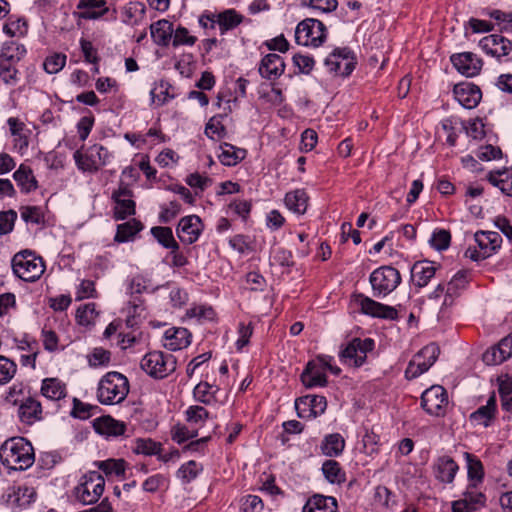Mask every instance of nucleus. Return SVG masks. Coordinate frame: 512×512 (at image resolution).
I'll return each instance as SVG.
<instances>
[{
    "instance_id": "nucleus-1",
    "label": "nucleus",
    "mask_w": 512,
    "mask_h": 512,
    "mask_svg": "<svg viewBox=\"0 0 512 512\" xmlns=\"http://www.w3.org/2000/svg\"><path fill=\"white\" fill-rule=\"evenodd\" d=\"M0 460L9 470H26L35 461L34 448L23 437L7 439L0 447Z\"/></svg>"
},
{
    "instance_id": "nucleus-2",
    "label": "nucleus",
    "mask_w": 512,
    "mask_h": 512,
    "mask_svg": "<svg viewBox=\"0 0 512 512\" xmlns=\"http://www.w3.org/2000/svg\"><path fill=\"white\" fill-rule=\"evenodd\" d=\"M128 393L129 381L122 373L110 371L98 383L97 399L103 405L119 404L126 399Z\"/></svg>"
},
{
    "instance_id": "nucleus-3",
    "label": "nucleus",
    "mask_w": 512,
    "mask_h": 512,
    "mask_svg": "<svg viewBox=\"0 0 512 512\" xmlns=\"http://www.w3.org/2000/svg\"><path fill=\"white\" fill-rule=\"evenodd\" d=\"M176 358L162 351H152L145 354L141 361V369L150 377L160 380L168 377L176 370Z\"/></svg>"
},
{
    "instance_id": "nucleus-4",
    "label": "nucleus",
    "mask_w": 512,
    "mask_h": 512,
    "mask_svg": "<svg viewBox=\"0 0 512 512\" xmlns=\"http://www.w3.org/2000/svg\"><path fill=\"white\" fill-rule=\"evenodd\" d=\"M14 274L26 282L38 280L45 271V264L41 257L35 256L31 251H21L12 258Z\"/></svg>"
},
{
    "instance_id": "nucleus-5",
    "label": "nucleus",
    "mask_w": 512,
    "mask_h": 512,
    "mask_svg": "<svg viewBox=\"0 0 512 512\" xmlns=\"http://www.w3.org/2000/svg\"><path fill=\"white\" fill-rule=\"evenodd\" d=\"M333 358L328 355H319L315 360L308 362L305 370L301 374V381L307 388L316 386H325L327 378L325 370H330L333 374L338 375L341 369L331 364Z\"/></svg>"
},
{
    "instance_id": "nucleus-6",
    "label": "nucleus",
    "mask_w": 512,
    "mask_h": 512,
    "mask_svg": "<svg viewBox=\"0 0 512 512\" xmlns=\"http://www.w3.org/2000/svg\"><path fill=\"white\" fill-rule=\"evenodd\" d=\"M374 297H385L401 283L400 272L389 265L375 269L369 277Z\"/></svg>"
},
{
    "instance_id": "nucleus-7",
    "label": "nucleus",
    "mask_w": 512,
    "mask_h": 512,
    "mask_svg": "<svg viewBox=\"0 0 512 512\" xmlns=\"http://www.w3.org/2000/svg\"><path fill=\"white\" fill-rule=\"evenodd\" d=\"M73 157L78 169L83 172L94 173L109 163L111 154L104 146L94 144L88 147L85 152L75 151Z\"/></svg>"
},
{
    "instance_id": "nucleus-8",
    "label": "nucleus",
    "mask_w": 512,
    "mask_h": 512,
    "mask_svg": "<svg viewBox=\"0 0 512 512\" xmlns=\"http://www.w3.org/2000/svg\"><path fill=\"white\" fill-rule=\"evenodd\" d=\"M105 487L104 478L96 471L85 474L75 487V497L83 505L96 503L102 496Z\"/></svg>"
},
{
    "instance_id": "nucleus-9",
    "label": "nucleus",
    "mask_w": 512,
    "mask_h": 512,
    "mask_svg": "<svg viewBox=\"0 0 512 512\" xmlns=\"http://www.w3.org/2000/svg\"><path fill=\"white\" fill-rule=\"evenodd\" d=\"M326 38L325 25L314 18H306L301 21L295 30V40L303 46H320Z\"/></svg>"
},
{
    "instance_id": "nucleus-10",
    "label": "nucleus",
    "mask_w": 512,
    "mask_h": 512,
    "mask_svg": "<svg viewBox=\"0 0 512 512\" xmlns=\"http://www.w3.org/2000/svg\"><path fill=\"white\" fill-rule=\"evenodd\" d=\"M478 250L468 248L466 256L474 261L486 259L491 256L501 246L502 238L498 232L478 231L474 235Z\"/></svg>"
},
{
    "instance_id": "nucleus-11",
    "label": "nucleus",
    "mask_w": 512,
    "mask_h": 512,
    "mask_svg": "<svg viewBox=\"0 0 512 512\" xmlns=\"http://www.w3.org/2000/svg\"><path fill=\"white\" fill-rule=\"evenodd\" d=\"M439 353L440 349L434 343L423 347L409 362L405 371L406 377L413 379L428 371L437 360Z\"/></svg>"
},
{
    "instance_id": "nucleus-12",
    "label": "nucleus",
    "mask_w": 512,
    "mask_h": 512,
    "mask_svg": "<svg viewBox=\"0 0 512 512\" xmlns=\"http://www.w3.org/2000/svg\"><path fill=\"white\" fill-rule=\"evenodd\" d=\"M374 349V341L371 338H355L340 353L343 363L351 366H362L367 357V353Z\"/></svg>"
},
{
    "instance_id": "nucleus-13",
    "label": "nucleus",
    "mask_w": 512,
    "mask_h": 512,
    "mask_svg": "<svg viewBox=\"0 0 512 512\" xmlns=\"http://www.w3.org/2000/svg\"><path fill=\"white\" fill-rule=\"evenodd\" d=\"M325 67L330 73L348 76L355 68L352 51L348 48L335 49L326 59Z\"/></svg>"
},
{
    "instance_id": "nucleus-14",
    "label": "nucleus",
    "mask_w": 512,
    "mask_h": 512,
    "mask_svg": "<svg viewBox=\"0 0 512 512\" xmlns=\"http://www.w3.org/2000/svg\"><path fill=\"white\" fill-rule=\"evenodd\" d=\"M479 46L487 54L498 61L508 60V56L512 51V42L499 34H491L483 37Z\"/></svg>"
},
{
    "instance_id": "nucleus-15",
    "label": "nucleus",
    "mask_w": 512,
    "mask_h": 512,
    "mask_svg": "<svg viewBox=\"0 0 512 512\" xmlns=\"http://www.w3.org/2000/svg\"><path fill=\"white\" fill-rule=\"evenodd\" d=\"M447 403V393L445 389L439 385L428 388L421 397V405L430 415L439 416L443 414Z\"/></svg>"
},
{
    "instance_id": "nucleus-16",
    "label": "nucleus",
    "mask_w": 512,
    "mask_h": 512,
    "mask_svg": "<svg viewBox=\"0 0 512 512\" xmlns=\"http://www.w3.org/2000/svg\"><path fill=\"white\" fill-rule=\"evenodd\" d=\"M355 301L364 314L390 320L397 318L398 313L394 307L384 305L363 295H358Z\"/></svg>"
},
{
    "instance_id": "nucleus-17",
    "label": "nucleus",
    "mask_w": 512,
    "mask_h": 512,
    "mask_svg": "<svg viewBox=\"0 0 512 512\" xmlns=\"http://www.w3.org/2000/svg\"><path fill=\"white\" fill-rule=\"evenodd\" d=\"M203 230V224L197 215L181 218L177 226V236L181 242L192 244L196 242Z\"/></svg>"
},
{
    "instance_id": "nucleus-18",
    "label": "nucleus",
    "mask_w": 512,
    "mask_h": 512,
    "mask_svg": "<svg viewBox=\"0 0 512 512\" xmlns=\"http://www.w3.org/2000/svg\"><path fill=\"white\" fill-rule=\"evenodd\" d=\"M459 470L458 464L447 455L439 456L432 464V473L436 480L451 484Z\"/></svg>"
},
{
    "instance_id": "nucleus-19",
    "label": "nucleus",
    "mask_w": 512,
    "mask_h": 512,
    "mask_svg": "<svg viewBox=\"0 0 512 512\" xmlns=\"http://www.w3.org/2000/svg\"><path fill=\"white\" fill-rule=\"evenodd\" d=\"M453 94L458 103L466 109L475 108L482 97L480 89L467 82L455 85Z\"/></svg>"
},
{
    "instance_id": "nucleus-20",
    "label": "nucleus",
    "mask_w": 512,
    "mask_h": 512,
    "mask_svg": "<svg viewBox=\"0 0 512 512\" xmlns=\"http://www.w3.org/2000/svg\"><path fill=\"white\" fill-rule=\"evenodd\" d=\"M454 67L467 77H474L479 74L482 68V61L471 52H463L451 56Z\"/></svg>"
},
{
    "instance_id": "nucleus-21",
    "label": "nucleus",
    "mask_w": 512,
    "mask_h": 512,
    "mask_svg": "<svg viewBox=\"0 0 512 512\" xmlns=\"http://www.w3.org/2000/svg\"><path fill=\"white\" fill-rule=\"evenodd\" d=\"M115 201L114 216L117 220H123L135 213V202L131 199L132 193L126 187H120L113 193Z\"/></svg>"
},
{
    "instance_id": "nucleus-22",
    "label": "nucleus",
    "mask_w": 512,
    "mask_h": 512,
    "mask_svg": "<svg viewBox=\"0 0 512 512\" xmlns=\"http://www.w3.org/2000/svg\"><path fill=\"white\" fill-rule=\"evenodd\" d=\"M191 343V333L183 327H171L163 336V346L171 351L186 348Z\"/></svg>"
},
{
    "instance_id": "nucleus-23",
    "label": "nucleus",
    "mask_w": 512,
    "mask_h": 512,
    "mask_svg": "<svg viewBox=\"0 0 512 512\" xmlns=\"http://www.w3.org/2000/svg\"><path fill=\"white\" fill-rule=\"evenodd\" d=\"M258 71L263 78L267 80H275L285 71L284 60L278 54H267L262 58Z\"/></svg>"
},
{
    "instance_id": "nucleus-24",
    "label": "nucleus",
    "mask_w": 512,
    "mask_h": 512,
    "mask_svg": "<svg viewBox=\"0 0 512 512\" xmlns=\"http://www.w3.org/2000/svg\"><path fill=\"white\" fill-rule=\"evenodd\" d=\"M497 412V404L495 395H491L486 404L480 406L476 411L471 413L469 420L474 426L489 427L495 420Z\"/></svg>"
},
{
    "instance_id": "nucleus-25",
    "label": "nucleus",
    "mask_w": 512,
    "mask_h": 512,
    "mask_svg": "<svg viewBox=\"0 0 512 512\" xmlns=\"http://www.w3.org/2000/svg\"><path fill=\"white\" fill-rule=\"evenodd\" d=\"M77 9L81 10L78 17L86 20L99 19L108 12L105 0H80Z\"/></svg>"
},
{
    "instance_id": "nucleus-26",
    "label": "nucleus",
    "mask_w": 512,
    "mask_h": 512,
    "mask_svg": "<svg viewBox=\"0 0 512 512\" xmlns=\"http://www.w3.org/2000/svg\"><path fill=\"white\" fill-rule=\"evenodd\" d=\"M437 267L430 261L416 262L411 269V276L414 284L418 287H425L435 276Z\"/></svg>"
},
{
    "instance_id": "nucleus-27",
    "label": "nucleus",
    "mask_w": 512,
    "mask_h": 512,
    "mask_svg": "<svg viewBox=\"0 0 512 512\" xmlns=\"http://www.w3.org/2000/svg\"><path fill=\"white\" fill-rule=\"evenodd\" d=\"M42 407L39 401L34 398H26L18 409V415L21 422L25 424H33L41 419Z\"/></svg>"
},
{
    "instance_id": "nucleus-28",
    "label": "nucleus",
    "mask_w": 512,
    "mask_h": 512,
    "mask_svg": "<svg viewBox=\"0 0 512 512\" xmlns=\"http://www.w3.org/2000/svg\"><path fill=\"white\" fill-rule=\"evenodd\" d=\"M25 46L18 41H6L0 48V60L17 65L26 55Z\"/></svg>"
},
{
    "instance_id": "nucleus-29",
    "label": "nucleus",
    "mask_w": 512,
    "mask_h": 512,
    "mask_svg": "<svg viewBox=\"0 0 512 512\" xmlns=\"http://www.w3.org/2000/svg\"><path fill=\"white\" fill-rule=\"evenodd\" d=\"M337 507L334 497L314 495L304 505L303 512H336Z\"/></svg>"
},
{
    "instance_id": "nucleus-30",
    "label": "nucleus",
    "mask_w": 512,
    "mask_h": 512,
    "mask_svg": "<svg viewBox=\"0 0 512 512\" xmlns=\"http://www.w3.org/2000/svg\"><path fill=\"white\" fill-rule=\"evenodd\" d=\"M11 135L14 137V146L15 148L23 152L28 148L29 140H28V130L25 127V124L21 122L18 118L10 117L7 120Z\"/></svg>"
},
{
    "instance_id": "nucleus-31",
    "label": "nucleus",
    "mask_w": 512,
    "mask_h": 512,
    "mask_svg": "<svg viewBox=\"0 0 512 512\" xmlns=\"http://www.w3.org/2000/svg\"><path fill=\"white\" fill-rule=\"evenodd\" d=\"M284 201L290 211L303 215L307 210L309 197L304 189H296L288 192Z\"/></svg>"
},
{
    "instance_id": "nucleus-32",
    "label": "nucleus",
    "mask_w": 512,
    "mask_h": 512,
    "mask_svg": "<svg viewBox=\"0 0 512 512\" xmlns=\"http://www.w3.org/2000/svg\"><path fill=\"white\" fill-rule=\"evenodd\" d=\"M151 37L154 42L161 46H167L173 36V26L168 20L162 19L150 26Z\"/></svg>"
},
{
    "instance_id": "nucleus-33",
    "label": "nucleus",
    "mask_w": 512,
    "mask_h": 512,
    "mask_svg": "<svg viewBox=\"0 0 512 512\" xmlns=\"http://www.w3.org/2000/svg\"><path fill=\"white\" fill-rule=\"evenodd\" d=\"M487 178L488 181L493 186L499 188L503 194L512 197V169L491 171Z\"/></svg>"
},
{
    "instance_id": "nucleus-34",
    "label": "nucleus",
    "mask_w": 512,
    "mask_h": 512,
    "mask_svg": "<svg viewBox=\"0 0 512 512\" xmlns=\"http://www.w3.org/2000/svg\"><path fill=\"white\" fill-rule=\"evenodd\" d=\"M95 428L97 432L106 436L118 437L125 433L126 425L124 422L118 421L110 416L100 418Z\"/></svg>"
},
{
    "instance_id": "nucleus-35",
    "label": "nucleus",
    "mask_w": 512,
    "mask_h": 512,
    "mask_svg": "<svg viewBox=\"0 0 512 512\" xmlns=\"http://www.w3.org/2000/svg\"><path fill=\"white\" fill-rule=\"evenodd\" d=\"M218 158L223 165L234 166L246 157V150L229 143H223L219 147Z\"/></svg>"
},
{
    "instance_id": "nucleus-36",
    "label": "nucleus",
    "mask_w": 512,
    "mask_h": 512,
    "mask_svg": "<svg viewBox=\"0 0 512 512\" xmlns=\"http://www.w3.org/2000/svg\"><path fill=\"white\" fill-rule=\"evenodd\" d=\"M41 394L49 400L57 401L66 396V386L56 378H46L42 382Z\"/></svg>"
},
{
    "instance_id": "nucleus-37",
    "label": "nucleus",
    "mask_w": 512,
    "mask_h": 512,
    "mask_svg": "<svg viewBox=\"0 0 512 512\" xmlns=\"http://www.w3.org/2000/svg\"><path fill=\"white\" fill-rule=\"evenodd\" d=\"M345 447V440L339 433L329 434L324 437L321 443V451L329 457L340 455Z\"/></svg>"
},
{
    "instance_id": "nucleus-38",
    "label": "nucleus",
    "mask_w": 512,
    "mask_h": 512,
    "mask_svg": "<svg viewBox=\"0 0 512 512\" xmlns=\"http://www.w3.org/2000/svg\"><path fill=\"white\" fill-rule=\"evenodd\" d=\"M13 178L25 192H30L37 188V181L33 176L32 170L24 164H21L14 172Z\"/></svg>"
},
{
    "instance_id": "nucleus-39",
    "label": "nucleus",
    "mask_w": 512,
    "mask_h": 512,
    "mask_svg": "<svg viewBox=\"0 0 512 512\" xmlns=\"http://www.w3.org/2000/svg\"><path fill=\"white\" fill-rule=\"evenodd\" d=\"M322 473L325 479L331 484H341L346 480L345 472L340 464L332 459L326 460L322 464Z\"/></svg>"
},
{
    "instance_id": "nucleus-40",
    "label": "nucleus",
    "mask_w": 512,
    "mask_h": 512,
    "mask_svg": "<svg viewBox=\"0 0 512 512\" xmlns=\"http://www.w3.org/2000/svg\"><path fill=\"white\" fill-rule=\"evenodd\" d=\"M242 21V17L233 9L226 10L216 15V25L220 33L225 34L228 30L234 29Z\"/></svg>"
},
{
    "instance_id": "nucleus-41",
    "label": "nucleus",
    "mask_w": 512,
    "mask_h": 512,
    "mask_svg": "<svg viewBox=\"0 0 512 512\" xmlns=\"http://www.w3.org/2000/svg\"><path fill=\"white\" fill-rule=\"evenodd\" d=\"M143 228L140 221L132 219L123 224L118 225L115 235V241L126 242L129 241L135 234Z\"/></svg>"
},
{
    "instance_id": "nucleus-42",
    "label": "nucleus",
    "mask_w": 512,
    "mask_h": 512,
    "mask_svg": "<svg viewBox=\"0 0 512 512\" xmlns=\"http://www.w3.org/2000/svg\"><path fill=\"white\" fill-rule=\"evenodd\" d=\"M464 457L467 463V474L469 480L474 482V486L481 482L484 476L483 465L481 461L474 455L466 452Z\"/></svg>"
},
{
    "instance_id": "nucleus-43",
    "label": "nucleus",
    "mask_w": 512,
    "mask_h": 512,
    "mask_svg": "<svg viewBox=\"0 0 512 512\" xmlns=\"http://www.w3.org/2000/svg\"><path fill=\"white\" fill-rule=\"evenodd\" d=\"M498 381L502 409L512 413V377L505 376Z\"/></svg>"
},
{
    "instance_id": "nucleus-44",
    "label": "nucleus",
    "mask_w": 512,
    "mask_h": 512,
    "mask_svg": "<svg viewBox=\"0 0 512 512\" xmlns=\"http://www.w3.org/2000/svg\"><path fill=\"white\" fill-rule=\"evenodd\" d=\"M111 352L102 347H95L87 355V361L90 367H107L111 363Z\"/></svg>"
},
{
    "instance_id": "nucleus-45",
    "label": "nucleus",
    "mask_w": 512,
    "mask_h": 512,
    "mask_svg": "<svg viewBox=\"0 0 512 512\" xmlns=\"http://www.w3.org/2000/svg\"><path fill=\"white\" fill-rule=\"evenodd\" d=\"M301 403L304 404L305 407H309V415L312 416V418L323 414L327 407L326 398L318 395L304 396L301 398Z\"/></svg>"
},
{
    "instance_id": "nucleus-46",
    "label": "nucleus",
    "mask_w": 512,
    "mask_h": 512,
    "mask_svg": "<svg viewBox=\"0 0 512 512\" xmlns=\"http://www.w3.org/2000/svg\"><path fill=\"white\" fill-rule=\"evenodd\" d=\"M151 233L163 247L168 249H179V245L174 239L172 229L170 227H153L151 229Z\"/></svg>"
},
{
    "instance_id": "nucleus-47",
    "label": "nucleus",
    "mask_w": 512,
    "mask_h": 512,
    "mask_svg": "<svg viewBox=\"0 0 512 512\" xmlns=\"http://www.w3.org/2000/svg\"><path fill=\"white\" fill-rule=\"evenodd\" d=\"M216 390L208 382L198 383L193 390V397L197 402L209 405L215 401Z\"/></svg>"
},
{
    "instance_id": "nucleus-48",
    "label": "nucleus",
    "mask_w": 512,
    "mask_h": 512,
    "mask_svg": "<svg viewBox=\"0 0 512 512\" xmlns=\"http://www.w3.org/2000/svg\"><path fill=\"white\" fill-rule=\"evenodd\" d=\"M0 79L9 86H15L20 80L17 65L0 60Z\"/></svg>"
},
{
    "instance_id": "nucleus-49",
    "label": "nucleus",
    "mask_w": 512,
    "mask_h": 512,
    "mask_svg": "<svg viewBox=\"0 0 512 512\" xmlns=\"http://www.w3.org/2000/svg\"><path fill=\"white\" fill-rule=\"evenodd\" d=\"M186 420L190 426L201 427L209 417V412L202 406H190L186 412Z\"/></svg>"
},
{
    "instance_id": "nucleus-50",
    "label": "nucleus",
    "mask_w": 512,
    "mask_h": 512,
    "mask_svg": "<svg viewBox=\"0 0 512 512\" xmlns=\"http://www.w3.org/2000/svg\"><path fill=\"white\" fill-rule=\"evenodd\" d=\"M160 448L161 445L152 439L138 438L135 440L132 450L136 454L151 456L159 454Z\"/></svg>"
},
{
    "instance_id": "nucleus-51",
    "label": "nucleus",
    "mask_w": 512,
    "mask_h": 512,
    "mask_svg": "<svg viewBox=\"0 0 512 512\" xmlns=\"http://www.w3.org/2000/svg\"><path fill=\"white\" fill-rule=\"evenodd\" d=\"M97 466L106 475L123 476L125 473V461L123 459H108L100 461Z\"/></svg>"
},
{
    "instance_id": "nucleus-52",
    "label": "nucleus",
    "mask_w": 512,
    "mask_h": 512,
    "mask_svg": "<svg viewBox=\"0 0 512 512\" xmlns=\"http://www.w3.org/2000/svg\"><path fill=\"white\" fill-rule=\"evenodd\" d=\"M17 372V364L9 358L0 355V385L9 383Z\"/></svg>"
},
{
    "instance_id": "nucleus-53",
    "label": "nucleus",
    "mask_w": 512,
    "mask_h": 512,
    "mask_svg": "<svg viewBox=\"0 0 512 512\" xmlns=\"http://www.w3.org/2000/svg\"><path fill=\"white\" fill-rule=\"evenodd\" d=\"M303 7L311 8L321 13H330L338 6L337 0H300Z\"/></svg>"
},
{
    "instance_id": "nucleus-54",
    "label": "nucleus",
    "mask_w": 512,
    "mask_h": 512,
    "mask_svg": "<svg viewBox=\"0 0 512 512\" xmlns=\"http://www.w3.org/2000/svg\"><path fill=\"white\" fill-rule=\"evenodd\" d=\"M66 59L65 54L54 53L45 59L43 63L44 70L49 74H56L64 68Z\"/></svg>"
},
{
    "instance_id": "nucleus-55",
    "label": "nucleus",
    "mask_w": 512,
    "mask_h": 512,
    "mask_svg": "<svg viewBox=\"0 0 512 512\" xmlns=\"http://www.w3.org/2000/svg\"><path fill=\"white\" fill-rule=\"evenodd\" d=\"M468 282V273L466 271H459L447 284V294L450 296L456 295L467 286Z\"/></svg>"
},
{
    "instance_id": "nucleus-56",
    "label": "nucleus",
    "mask_w": 512,
    "mask_h": 512,
    "mask_svg": "<svg viewBox=\"0 0 512 512\" xmlns=\"http://www.w3.org/2000/svg\"><path fill=\"white\" fill-rule=\"evenodd\" d=\"M201 466L195 461H189L183 464L177 471V476L185 483L194 480L201 471Z\"/></svg>"
},
{
    "instance_id": "nucleus-57",
    "label": "nucleus",
    "mask_w": 512,
    "mask_h": 512,
    "mask_svg": "<svg viewBox=\"0 0 512 512\" xmlns=\"http://www.w3.org/2000/svg\"><path fill=\"white\" fill-rule=\"evenodd\" d=\"M97 317L96 306L94 303H87L78 308L76 319L80 325H89Z\"/></svg>"
},
{
    "instance_id": "nucleus-58",
    "label": "nucleus",
    "mask_w": 512,
    "mask_h": 512,
    "mask_svg": "<svg viewBox=\"0 0 512 512\" xmlns=\"http://www.w3.org/2000/svg\"><path fill=\"white\" fill-rule=\"evenodd\" d=\"M172 439L181 444L189 439L198 435L197 429H192L189 426L177 424L171 430Z\"/></svg>"
},
{
    "instance_id": "nucleus-59",
    "label": "nucleus",
    "mask_w": 512,
    "mask_h": 512,
    "mask_svg": "<svg viewBox=\"0 0 512 512\" xmlns=\"http://www.w3.org/2000/svg\"><path fill=\"white\" fill-rule=\"evenodd\" d=\"M451 235L445 229H439L433 232L429 242L431 246L439 251L445 250L449 247Z\"/></svg>"
},
{
    "instance_id": "nucleus-60",
    "label": "nucleus",
    "mask_w": 512,
    "mask_h": 512,
    "mask_svg": "<svg viewBox=\"0 0 512 512\" xmlns=\"http://www.w3.org/2000/svg\"><path fill=\"white\" fill-rule=\"evenodd\" d=\"M128 290L129 293L133 295L141 294L143 292H153L154 288L152 287L150 280L141 275H137L131 279Z\"/></svg>"
},
{
    "instance_id": "nucleus-61",
    "label": "nucleus",
    "mask_w": 512,
    "mask_h": 512,
    "mask_svg": "<svg viewBox=\"0 0 512 512\" xmlns=\"http://www.w3.org/2000/svg\"><path fill=\"white\" fill-rule=\"evenodd\" d=\"M169 87V84L163 80L156 83L150 92L152 102L157 103L158 105H163L170 97Z\"/></svg>"
},
{
    "instance_id": "nucleus-62",
    "label": "nucleus",
    "mask_w": 512,
    "mask_h": 512,
    "mask_svg": "<svg viewBox=\"0 0 512 512\" xmlns=\"http://www.w3.org/2000/svg\"><path fill=\"white\" fill-rule=\"evenodd\" d=\"M380 438L372 431H367L363 436V451L369 456H373L379 452Z\"/></svg>"
},
{
    "instance_id": "nucleus-63",
    "label": "nucleus",
    "mask_w": 512,
    "mask_h": 512,
    "mask_svg": "<svg viewBox=\"0 0 512 512\" xmlns=\"http://www.w3.org/2000/svg\"><path fill=\"white\" fill-rule=\"evenodd\" d=\"M17 213L14 210L0 212V234L6 235L14 228Z\"/></svg>"
},
{
    "instance_id": "nucleus-64",
    "label": "nucleus",
    "mask_w": 512,
    "mask_h": 512,
    "mask_svg": "<svg viewBox=\"0 0 512 512\" xmlns=\"http://www.w3.org/2000/svg\"><path fill=\"white\" fill-rule=\"evenodd\" d=\"M462 500L466 502L467 506L470 510L475 511L480 506H484L485 504V496L481 492L475 490H467Z\"/></svg>"
}]
</instances>
